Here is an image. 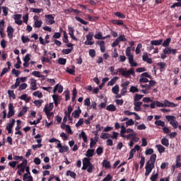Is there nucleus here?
<instances>
[{
    "mask_svg": "<svg viewBox=\"0 0 181 181\" xmlns=\"http://www.w3.org/2000/svg\"><path fill=\"white\" fill-rule=\"evenodd\" d=\"M158 175H159V174L158 173H156V174H153V175H151V181H156V179H158Z\"/></svg>",
    "mask_w": 181,
    "mask_h": 181,
    "instance_id": "nucleus-62",
    "label": "nucleus"
},
{
    "mask_svg": "<svg viewBox=\"0 0 181 181\" xmlns=\"http://www.w3.org/2000/svg\"><path fill=\"white\" fill-rule=\"evenodd\" d=\"M156 148L159 152V153H163L165 152V147L160 144L156 145Z\"/></svg>",
    "mask_w": 181,
    "mask_h": 181,
    "instance_id": "nucleus-30",
    "label": "nucleus"
},
{
    "mask_svg": "<svg viewBox=\"0 0 181 181\" xmlns=\"http://www.w3.org/2000/svg\"><path fill=\"white\" fill-rule=\"evenodd\" d=\"M80 114H81V110L78 107V110L73 112L72 115H74V118H78Z\"/></svg>",
    "mask_w": 181,
    "mask_h": 181,
    "instance_id": "nucleus-20",
    "label": "nucleus"
},
{
    "mask_svg": "<svg viewBox=\"0 0 181 181\" xmlns=\"http://www.w3.org/2000/svg\"><path fill=\"white\" fill-rule=\"evenodd\" d=\"M32 75L35 76V77H39V78L44 77L43 75L40 74V72L36 71H33L32 73Z\"/></svg>",
    "mask_w": 181,
    "mask_h": 181,
    "instance_id": "nucleus-52",
    "label": "nucleus"
},
{
    "mask_svg": "<svg viewBox=\"0 0 181 181\" xmlns=\"http://www.w3.org/2000/svg\"><path fill=\"white\" fill-rule=\"evenodd\" d=\"M165 118L166 119H168V121H169L170 125H172V127H173L175 129H176L179 127V123L177 122V121H176V117L168 115L165 117Z\"/></svg>",
    "mask_w": 181,
    "mask_h": 181,
    "instance_id": "nucleus-3",
    "label": "nucleus"
},
{
    "mask_svg": "<svg viewBox=\"0 0 181 181\" xmlns=\"http://www.w3.org/2000/svg\"><path fill=\"white\" fill-rule=\"evenodd\" d=\"M141 98H144V95L135 94L134 101L138 102L139 100H141Z\"/></svg>",
    "mask_w": 181,
    "mask_h": 181,
    "instance_id": "nucleus-35",
    "label": "nucleus"
},
{
    "mask_svg": "<svg viewBox=\"0 0 181 181\" xmlns=\"http://www.w3.org/2000/svg\"><path fill=\"white\" fill-rule=\"evenodd\" d=\"M66 176H70L73 179H76V176H77V175L76 174V173L72 172L71 170H68L66 172Z\"/></svg>",
    "mask_w": 181,
    "mask_h": 181,
    "instance_id": "nucleus-28",
    "label": "nucleus"
},
{
    "mask_svg": "<svg viewBox=\"0 0 181 181\" xmlns=\"http://www.w3.org/2000/svg\"><path fill=\"white\" fill-rule=\"evenodd\" d=\"M164 54H172V47H166L163 49Z\"/></svg>",
    "mask_w": 181,
    "mask_h": 181,
    "instance_id": "nucleus-27",
    "label": "nucleus"
},
{
    "mask_svg": "<svg viewBox=\"0 0 181 181\" xmlns=\"http://www.w3.org/2000/svg\"><path fill=\"white\" fill-rule=\"evenodd\" d=\"M54 107V105L53 104V103H50L49 105H46L43 109V111L45 112H49L50 111H52V110H53V107Z\"/></svg>",
    "mask_w": 181,
    "mask_h": 181,
    "instance_id": "nucleus-9",
    "label": "nucleus"
},
{
    "mask_svg": "<svg viewBox=\"0 0 181 181\" xmlns=\"http://www.w3.org/2000/svg\"><path fill=\"white\" fill-rule=\"evenodd\" d=\"M28 87V84L27 83H22L21 85H20V86L18 87V90L19 91H22L23 90H26V88Z\"/></svg>",
    "mask_w": 181,
    "mask_h": 181,
    "instance_id": "nucleus-43",
    "label": "nucleus"
},
{
    "mask_svg": "<svg viewBox=\"0 0 181 181\" xmlns=\"http://www.w3.org/2000/svg\"><path fill=\"white\" fill-rule=\"evenodd\" d=\"M103 165L106 169H110V168H111V163L107 160H103Z\"/></svg>",
    "mask_w": 181,
    "mask_h": 181,
    "instance_id": "nucleus-26",
    "label": "nucleus"
},
{
    "mask_svg": "<svg viewBox=\"0 0 181 181\" xmlns=\"http://www.w3.org/2000/svg\"><path fill=\"white\" fill-rule=\"evenodd\" d=\"M66 59H64V58H59L58 59L59 64L64 65V64H66Z\"/></svg>",
    "mask_w": 181,
    "mask_h": 181,
    "instance_id": "nucleus-55",
    "label": "nucleus"
},
{
    "mask_svg": "<svg viewBox=\"0 0 181 181\" xmlns=\"http://www.w3.org/2000/svg\"><path fill=\"white\" fill-rule=\"evenodd\" d=\"M145 153L146 155H152V153H153V149L148 148L147 150H146Z\"/></svg>",
    "mask_w": 181,
    "mask_h": 181,
    "instance_id": "nucleus-64",
    "label": "nucleus"
},
{
    "mask_svg": "<svg viewBox=\"0 0 181 181\" xmlns=\"http://www.w3.org/2000/svg\"><path fill=\"white\" fill-rule=\"evenodd\" d=\"M21 40L23 43H28V42H30V39L28 37L22 36Z\"/></svg>",
    "mask_w": 181,
    "mask_h": 181,
    "instance_id": "nucleus-53",
    "label": "nucleus"
},
{
    "mask_svg": "<svg viewBox=\"0 0 181 181\" xmlns=\"http://www.w3.org/2000/svg\"><path fill=\"white\" fill-rule=\"evenodd\" d=\"M77 97V89L74 88L73 90V96H72V102L74 103L76 101V98Z\"/></svg>",
    "mask_w": 181,
    "mask_h": 181,
    "instance_id": "nucleus-41",
    "label": "nucleus"
},
{
    "mask_svg": "<svg viewBox=\"0 0 181 181\" xmlns=\"http://www.w3.org/2000/svg\"><path fill=\"white\" fill-rule=\"evenodd\" d=\"M93 155H94V149H88L86 151V156H88V158H93Z\"/></svg>",
    "mask_w": 181,
    "mask_h": 181,
    "instance_id": "nucleus-31",
    "label": "nucleus"
},
{
    "mask_svg": "<svg viewBox=\"0 0 181 181\" xmlns=\"http://www.w3.org/2000/svg\"><path fill=\"white\" fill-rule=\"evenodd\" d=\"M34 104L35 105H37L38 107V108L40 107H42V103H43V100H35L34 102Z\"/></svg>",
    "mask_w": 181,
    "mask_h": 181,
    "instance_id": "nucleus-49",
    "label": "nucleus"
},
{
    "mask_svg": "<svg viewBox=\"0 0 181 181\" xmlns=\"http://www.w3.org/2000/svg\"><path fill=\"white\" fill-rule=\"evenodd\" d=\"M22 15L21 14H16L14 15V20H15V23L17 25H22Z\"/></svg>",
    "mask_w": 181,
    "mask_h": 181,
    "instance_id": "nucleus-10",
    "label": "nucleus"
},
{
    "mask_svg": "<svg viewBox=\"0 0 181 181\" xmlns=\"http://www.w3.org/2000/svg\"><path fill=\"white\" fill-rule=\"evenodd\" d=\"M144 165H145V157L141 156L140 160V169L144 168Z\"/></svg>",
    "mask_w": 181,
    "mask_h": 181,
    "instance_id": "nucleus-48",
    "label": "nucleus"
},
{
    "mask_svg": "<svg viewBox=\"0 0 181 181\" xmlns=\"http://www.w3.org/2000/svg\"><path fill=\"white\" fill-rule=\"evenodd\" d=\"M134 135H136V133L133 132V133L129 134L127 136H126V138H127V139H132V140L134 136Z\"/></svg>",
    "mask_w": 181,
    "mask_h": 181,
    "instance_id": "nucleus-59",
    "label": "nucleus"
},
{
    "mask_svg": "<svg viewBox=\"0 0 181 181\" xmlns=\"http://www.w3.org/2000/svg\"><path fill=\"white\" fill-rule=\"evenodd\" d=\"M126 56H127L128 59L134 57V55L131 54V47H128L126 49Z\"/></svg>",
    "mask_w": 181,
    "mask_h": 181,
    "instance_id": "nucleus-23",
    "label": "nucleus"
},
{
    "mask_svg": "<svg viewBox=\"0 0 181 181\" xmlns=\"http://www.w3.org/2000/svg\"><path fill=\"white\" fill-rule=\"evenodd\" d=\"M106 110L107 111L114 112V111H117V107H115V105L112 104L107 106Z\"/></svg>",
    "mask_w": 181,
    "mask_h": 181,
    "instance_id": "nucleus-24",
    "label": "nucleus"
},
{
    "mask_svg": "<svg viewBox=\"0 0 181 181\" xmlns=\"http://www.w3.org/2000/svg\"><path fill=\"white\" fill-rule=\"evenodd\" d=\"M155 84H156V82L153 80H151L149 81L148 84H141V87H142V88H146V90H151V88L155 86Z\"/></svg>",
    "mask_w": 181,
    "mask_h": 181,
    "instance_id": "nucleus-6",
    "label": "nucleus"
},
{
    "mask_svg": "<svg viewBox=\"0 0 181 181\" xmlns=\"http://www.w3.org/2000/svg\"><path fill=\"white\" fill-rule=\"evenodd\" d=\"M97 45H99L100 52H102V53H105V42L104 41H98Z\"/></svg>",
    "mask_w": 181,
    "mask_h": 181,
    "instance_id": "nucleus-13",
    "label": "nucleus"
},
{
    "mask_svg": "<svg viewBox=\"0 0 181 181\" xmlns=\"http://www.w3.org/2000/svg\"><path fill=\"white\" fill-rule=\"evenodd\" d=\"M112 23H113V25H124V23L122 22V21L121 20H113L112 21Z\"/></svg>",
    "mask_w": 181,
    "mask_h": 181,
    "instance_id": "nucleus-45",
    "label": "nucleus"
},
{
    "mask_svg": "<svg viewBox=\"0 0 181 181\" xmlns=\"http://www.w3.org/2000/svg\"><path fill=\"white\" fill-rule=\"evenodd\" d=\"M129 63L132 67H136L138 63L134 62V57L129 59Z\"/></svg>",
    "mask_w": 181,
    "mask_h": 181,
    "instance_id": "nucleus-32",
    "label": "nucleus"
},
{
    "mask_svg": "<svg viewBox=\"0 0 181 181\" xmlns=\"http://www.w3.org/2000/svg\"><path fill=\"white\" fill-rule=\"evenodd\" d=\"M26 165H28V160H24L23 163H21L17 166V169H21V168H26Z\"/></svg>",
    "mask_w": 181,
    "mask_h": 181,
    "instance_id": "nucleus-36",
    "label": "nucleus"
},
{
    "mask_svg": "<svg viewBox=\"0 0 181 181\" xmlns=\"http://www.w3.org/2000/svg\"><path fill=\"white\" fill-rule=\"evenodd\" d=\"M117 80H118V76L113 77L111 81L108 82L107 86H114V83H117Z\"/></svg>",
    "mask_w": 181,
    "mask_h": 181,
    "instance_id": "nucleus-29",
    "label": "nucleus"
},
{
    "mask_svg": "<svg viewBox=\"0 0 181 181\" xmlns=\"http://www.w3.org/2000/svg\"><path fill=\"white\" fill-rule=\"evenodd\" d=\"M170 38H167L165 40H164L163 43V47H168V46H169V44L170 43Z\"/></svg>",
    "mask_w": 181,
    "mask_h": 181,
    "instance_id": "nucleus-40",
    "label": "nucleus"
},
{
    "mask_svg": "<svg viewBox=\"0 0 181 181\" xmlns=\"http://www.w3.org/2000/svg\"><path fill=\"white\" fill-rule=\"evenodd\" d=\"M20 84H21V79L19 78H17L16 80L15 84L11 86L12 90H15V88H18Z\"/></svg>",
    "mask_w": 181,
    "mask_h": 181,
    "instance_id": "nucleus-21",
    "label": "nucleus"
},
{
    "mask_svg": "<svg viewBox=\"0 0 181 181\" xmlns=\"http://www.w3.org/2000/svg\"><path fill=\"white\" fill-rule=\"evenodd\" d=\"M93 164H91V163L90 162V159L87 158H84L83 159V167H82V170H87V172H88V173H91V172H93Z\"/></svg>",
    "mask_w": 181,
    "mask_h": 181,
    "instance_id": "nucleus-2",
    "label": "nucleus"
},
{
    "mask_svg": "<svg viewBox=\"0 0 181 181\" xmlns=\"http://www.w3.org/2000/svg\"><path fill=\"white\" fill-rule=\"evenodd\" d=\"M176 6H177V8L180 7V6H181V2L174 3V4L170 6V8H171V9H173V8H176Z\"/></svg>",
    "mask_w": 181,
    "mask_h": 181,
    "instance_id": "nucleus-56",
    "label": "nucleus"
},
{
    "mask_svg": "<svg viewBox=\"0 0 181 181\" xmlns=\"http://www.w3.org/2000/svg\"><path fill=\"white\" fill-rule=\"evenodd\" d=\"M11 73H12V74H14L16 76V77H19V74H21V71L13 69L11 71Z\"/></svg>",
    "mask_w": 181,
    "mask_h": 181,
    "instance_id": "nucleus-47",
    "label": "nucleus"
},
{
    "mask_svg": "<svg viewBox=\"0 0 181 181\" xmlns=\"http://www.w3.org/2000/svg\"><path fill=\"white\" fill-rule=\"evenodd\" d=\"M93 36H94L93 33H89L88 35H86L87 40H93Z\"/></svg>",
    "mask_w": 181,
    "mask_h": 181,
    "instance_id": "nucleus-61",
    "label": "nucleus"
},
{
    "mask_svg": "<svg viewBox=\"0 0 181 181\" xmlns=\"http://www.w3.org/2000/svg\"><path fill=\"white\" fill-rule=\"evenodd\" d=\"M81 136L83 139L84 142H87V136L86 135V132H84V131H82L81 133Z\"/></svg>",
    "mask_w": 181,
    "mask_h": 181,
    "instance_id": "nucleus-58",
    "label": "nucleus"
},
{
    "mask_svg": "<svg viewBox=\"0 0 181 181\" xmlns=\"http://www.w3.org/2000/svg\"><path fill=\"white\" fill-rule=\"evenodd\" d=\"M7 33L9 39H12L13 37V28L9 25L7 28Z\"/></svg>",
    "mask_w": 181,
    "mask_h": 181,
    "instance_id": "nucleus-14",
    "label": "nucleus"
},
{
    "mask_svg": "<svg viewBox=\"0 0 181 181\" xmlns=\"http://www.w3.org/2000/svg\"><path fill=\"white\" fill-rule=\"evenodd\" d=\"M94 37L95 39H98L100 40H105V37H103V34L101 33H98V34L95 35Z\"/></svg>",
    "mask_w": 181,
    "mask_h": 181,
    "instance_id": "nucleus-37",
    "label": "nucleus"
},
{
    "mask_svg": "<svg viewBox=\"0 0 181 181\" xmlns=\"http://www.w3.org/2000/svg\"><path fill=\"white\" fill-rule=\"evenodd\" d=\"M63 42L64 43H69V37L67 36V33H66V31L64 32Z\"/></svg>",
    "mask_w": 181,
    "mask_h": 181,
    "instance_id": "nucleus-51",
    "label": "nucleus"
},
{
    "mask_svg": "<svg viewBox=\"0 0 181 181\" xmlns=\"http://www.w3.org/2000/svg\"><path fill=\"white\" fill-rule=\"evenodd\" d=\"M33 95L38 98H42V97H43V94H42L39 90L34 92Z\"/></svg>",
    "mask_w": 181,
    "mask_h": 181,
    "instance_id": "nucleus-42",
    "label": "nucleus"
},
{
    "mask_svg": "<svg viewBox=\"0 0 181 181\" xmlns=\"http://www.w3.org/2000/svg\"><path fill=\"white\" fill-rule=\"evenodd\" d=\"M154 166L151 164V161H148L146 164V173L145 176H149L151 172H152V169H153Z\"/></svg>",
    "mask_w": 181,
    "mask_h": 181,
    "instance_id": "nucleus-4",
    "label": "nucleus"
},
{
    "mask_svg": "<svg viewBox=\"0 0 181 181\" xmlns=\"http://www.w3.org/2000/svg\"><path fill=\"white\" fill-rule=\"evenodd\" d=\"M26 112H28V107L24 106L23 107V110L18 115V117H23V115H25V114H26Z\"/></svg>",
    "mask_w": 181,
    "mask_h": 181,
    "instance_id": "nucleus-25",
    "label": "nucleus"
},
{
    "mask_svg": "<svg viewBox=\"0 0 181 181\" xmlns=\"http://www.w3.org/2000/svg\"><path fill=\"white\" fill-rule=\"evenodd\" d=\"M101 139H108V138H111V134L108 133H102L100 135Z\"/></svg>",
    "mask_w": 181,
    "mask_h": 181,
    "instance_id": "nucleus-34",
    "label": "nucleus"
},
{
    "mask_svg": "<svg viewBox=\"0 0 181 181\" xmlns=\"http://www.w3.org/2000/svg\"><path fill=\"white\" fill-rule=\"evenodd\" d=\"M162 43H163V40L151 41V45H152V46H160Z\"/></svg>",
    "mask_w": 181,
    "mask_h": 181,
    "instance_id": "nucleus-16",
    "label": "nucleus"
},
{
    "mask_svg": "<svg viewBox=\"0 0 181 181\" xmlns=\"http://www.w3.org/2000/svg\"><path fill=\"white\" fill-rule=\"evenodd\" d=\"M20 100H23L25 103H29L30 101V98H28V95L24 94L19 97Z\"/></svg>",
    "mask_w": 181,
    "mask_h": 181,
    "instance_id": "nucleus-22",
    "label": "nucleus"
},
{
    "mask_svg": "<svg viewBox=\"0 0 181 181\" xmlns=\"http://www.w3.org/2000/svg\"><path fill=\"white\" fill-rule=\"evenodd\" d=\"M162 145H164V146H169V140L166 138H163L161 140Z\"/></svg>",
    "mask_w": 181,
    "mask_h": 181,
    "instance_id": "nucleus-38",
    "label": "nucleus"
},
{
    "mask_svg": "<svg viewBox=\"0 0 181 181\" xmlns=\"http://www.w3.org/2000/svg\"><path fill=\"white\" fill-rule=\"evenodd\" d=\"M89 56H90V57H95V50L90 49L89 50Z\"/></svg>",
    "mask_w": 181,
    "mask_h": 181,
    "instance_id": "nucleus-63",
    "label": "nucleus"
},
{
    "mask_svg": "<svg viewBox=\"0 0 181 181\" xmlns=\"http://www.w3.org/2000/svg\"><path fill=\"white\" fill-rule=\"evenodd\" d=\"M8 94L9 97L13 98V100H15V98H16V96L15 95L13 90H8Z\"/></svg>",
    "mask_w": 181,
    "mask_h": 181,
    "instance_id": "nucleus-50",
    "label": "nucleus"
},
{
    "mask_svg": "<svg viewBox=\"0 0 181 181\" xmlns=\"http://www.w3.org/2000/svg\"><path fill=\"white\" fill-rule=\"evenodd\" d=\"M156 161V154L151 155L150 158V165H152L153 166H155V162Z\"/></svg>",
    "mask_w": 181,
    "mask_h": 181,
    "instance_id": "nucleus-19",
    "label": "nucleus"
},
{
    "mask_svg": "<svg viewBox=\"0 0 181 181\" xmlns=\"http://www.w3.org/2000/svg\"><path fill=\"white\" fill-rule=\"evenodd\" d=\"M139 91V90H138V88H136L135 86H131V88H130L131 93H138Z\"/></svg>",
    "mask_w": 181,
    "mask_h": 181,
    "instance_id": "nucleus-60",
    "label": "nucleus"
},
{
    "mask_svg": "<svg viewBox=\"0 0 181 181\" xmlns=\"http://www.w3.org/2000/svg\"><path fill=\"white\" fill-rule=\"evenodd\" d=\"M42 23H43L42 21H35L34 28H40V26H42Z\"/></svg>",
    "mask_w": 181,
    "mask_h": 181,
    "instance_id": "nucleus-46",
    "label": "nucleus"
},
{
    "mask_svg": "<svg viewBox=\"0 0 181 181\" xmlns=\"http://www.w3.org/2000/svg\"><path fill=\"white\" fill-rule=\"evenodd\" d=\"M124 134H127V128H125V126L122 125L121 126V131H120V136H122V138L127 137V136L124 135Z\"/></svg>",
    "mask_w": 181,
    "mask_h": 181,
    "instance_id": "nucleus-18",
    "label": "nucleus"
},
{
    "mask_svg": "<svg viewBox=\"0 0 181 181\" xmlns=\"http://www.w3.org/2000/svg\"><path fill=\"white\" fill-rule=\"evenodd\" d=\"M112 91L113 94H118L119 93V86L118 85H115L112 88Z\"/></svg>",
    "mask_w": 181,
    "mask_h": 181,
    "instance_id": "nucleus-33",
    "label": "nucleus"
},
{
    "mask_svg": "<svg viewBox=\"0 0 181 181\" xmlns=\"http://www.w3.org/2000/svg\"><path fill=\"white\" fill-rule=\"evenodd\" d=\"M163 104V107H171L172 108H174L175 107H177V104H175L174 103H171L168 100H165Z\"/></svg>",
    "mask_w": 181,
    "mask_h": 181,
    "instance_id": "nucleus-8",
    "label": "nucleus"
},
{
    "mask_svg": "<svg viewBox=\"0 0 181 181\" xmlns=\"http://www.w3.org/2000/svg\"><path fill=\"white\" fill-rule=\"evenodd\" d=\"M134 69L131 68L129 70L127 71V69H124L122 68H119L116 70V71L113 72L114 76H117L118 74V72L120 73L124 77L128 78L129 77L130 74H135V72L134 71Z\"/></svg>",
    "mask_w": 181,
    "mask_h": 181,
    "instance_id": "nucleus-1",
    "label": "nucleus"
},
{
    "mask_svg": "<svg viewBox=\"0 0 181 181\" xmlns=\"http://www.w3.org/2000/svg\"><path fill=\"white\" fill-rule=\"evenodd\" d=\"M69 35L71 36L73 40L77 41V38L74 36V28L73 27H69Z\"/></svg>",
    "mask_w": 181,
    "mask_h": 181,
    "instance_id": "nucleus-12",
    "label": "nucleus"
},
{
    "mask_svg": "<svg viewBox=\"0 0 181 181\" xmlns=\"http://www.w3.org/2000/svg\"><path fill=\"white\" fill-rule=\"evenodd\" d=\"M156 125H158V127H165V122H162L161 120H156L155 122Z\"/></svg>",
    "mask_w": 181,
    "mask_h": 181,
    "instance_id": "nucleus-44",
    "label": "nucleus"
},
{
    "mask_svg": "<svg viewBox=\"0 0 181 181\" xmlns=\"http://www.w3.org/2000/svg\"><path fill=\"white\" fill-rule=\"evenodd\" d=\"M15 115V110H13V105L10 103L8 105V113L7 115V117L11 118V117H13Z\"/></svg>",
    "mask_w": 181,
    "mask_h": 181,
    "instance_id": "nucleus-7",
    "label": "nucleus"
},
{
    "mask_svg": "<svg viewBox=\"0 0 181 181\" xmlns=\"http://www.w3.org/2000/svg\"><path fill=\"white\" fill-rule=\"evenodd\" d=\"M143 62H146V63H148V64H152V59L149 58L148 57V54L146 53L143 55Z\"/></svg>",
    "mask_w": 181,
    "mask_h": 181,
    "instance_id": "nucleus-15",
    "label": "nucleus"
},
{
    "mask_svg": "<svg viewBox=\"0 0 181 181\" xmlns=\"http://www.w3.org/2000/svg\"><path fill=\"white\" fill-rule=\"evenodd\" d=\"M75 19L76 21H78V22H80L81 23H82V25H88V23H87L86 21L83 20V18H80V17H75Z\"/></svg>",
    "mask_w": 181,
    "mask_h": 181,
    "instance_id": "nucleus-39",
    "label": "nucleus"
},
{
    "mask_svg": "<svg viewBox=\"0 0 181 181\" xmlns=\"http://www.w3.org/2000/svg\"><path fill=\"white\" fill-rule=\"evenodd\" d=\"M117 40H119V42H127V38L125 37V35H120Z\"/></svg>",
    "mask_w": 181,
    "mask_h": 181,
    "instance_id": "nucleus-57",
    "label": "nucleus"
},
{
    "mask_svg": "<svg viewBox=\"0 0 181 181\" xmlns=\"http://www.w3.org/2000/svg\"><path fill=\"white\" fill-rule=\"evenodd\" d=\"M30 89L33 90V91H35V90H37V83H36V80L32 78L31 79V88Z\"/></svg>",
    "mask_w": 181,
    "mask_h": 181,
    "instance_id": "nucleus-17",
    "label": "nucleus"
},
{
    "mask_svg": "<svg viewBox=\"0 0 181 181\" xmlns=\"http://www.w3.org/2000/svg\"><path fill=\"white\" fill-rule=\"evenodd\" d=\"M45 18L47 19V21L48 22V23H49V25H53V23H55L54 21V16H53V15H45Z\"/></svg>",
    "mask_w": 181,
    "mask_h": 181,
    "instance_id": "nucleus-11",
    "label": "nucleus"
},
{
    "mask_svg": "<svg viewBox=\"0 0 181 181\" xmlns=\"http://www.w3.org/2000/svg\"><path fill=\"white\" fill-rule=\"evenodd\" d=\"M134 124H135V122L132 119H130L127 122H126L127 127H130L131 125H134Z\"/></svg>",
    "mask_w": 181,
    "mask_h": 181,
    "instance_id": "nucleus-54",
    "label": "nucleus"
},
{
    "mask_svg": "<svg viewBox=\"0 0 181 181\" xmlns=\"http://www.w3.org/2000/svg\"><path fill=\"white\" fill-rule=\"evenodd\" d=\"M57 148H59L60 153H63L64 152H69V147L66 146H62L60 141H58Z\"/></svg>",
    "mask_w": 181,
    "mask_h": 181,
    "instance_id": "nucleus-5",
    "label": "nucleus"
}]
</instances>
